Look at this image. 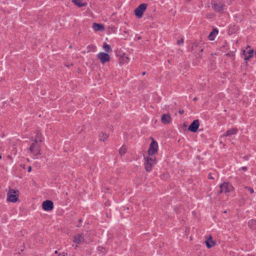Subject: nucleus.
<instances>
[{"label":"nucleus","instance_id":"obj_1","mask_svg":"<svg viewBox=\"0 0 256 256\" xmlns=\"http://www.w3.org/2000/svg\"><path fill=\"white\" fill-rule=\"evenodd\" d=\"M144 168L147 172H150L152 169V166L156 164V160L154 156H144Z\"/></svg>","mask_w":256,"mask_h":256},{"label":"nucleus","instance_id":"obj_2","mask_svg":"<svg viewBox=\"0 0 256 256\" xmlns=\"http://www.w3.org/2000/svg\"><path fill=\"white\" fill-rule=\"evenodd\" d=\"M90 240L86 236V234H77L74 236L73 242L76 244L74 248H76L78 244H82L89 242Z\"/></svg>","mask_w":256,"mask_h":256},{"label":"nucleus","instance_id":"obj_3","mask_svg":"<svg viewBox=\"0 0 256 256\" xmlns=\"http://www.w3.org/2000/svg\"><path fill=\"white\" fill-rule=\"evenodd\" d=\"M20 192L18 190L10 188L7 193V200L12 202H16L18 200Z\"/></svg>","mask_w":256,"mask_h":256},{"label":"nucleus","instance_id":"obj_4","mask_svg":"<svg viewBox=\"0 0 256 256\" xmlns=\"http://www.w3.org/2000/svg\"><path fill=\"white\" fill-rule=\"evenodd\" d=\"M220 192L227 194L234 190L233 186L228 182H224L220 185Z\"/></svg>","mask_w":256,"mask_h":256},{"label":"nucleus","instance_id":"obj_5","mask_svg":"<svg viewBox=\"0 0 256 256\" xmlns=\"http://www.w3.org/2000/svg\"><path fill=\"white\" fill-rule=\"evenodd\" d=\"M30 150L34 156H38L40 154V146L38 142H32Z\"/></svg>","mask_w":256,"mask_h":256},{"label":"nucleus","instance_id":"obj_6","mask_svg":"<svg viewBox=\"0 0 256 256\" xmlns=\"http://www.w3.org/2000/svg\"><path fill=\"white\" fill-rule=\"evenodd\" d=\"M158 142L152 139L148 150V155L150 156H154V154L158 152Z\"/></svg>","mask_w":256,"mask_h":256},{"label":"nucleus","instance_id":"obj_7","mask_svg":"<svg viewBox=\"0 0 256 256\" xmlns=\"http://www.w3.org/2000/svg\"><path fill=\"white\" fill-rule=\"evenodd\" d=\"M242 52L244 59L246 60H248L254 56V50L249 46H247L245 49L242 50Z\"/></svg>","mask_w":256,"mask_h":256},{"label":"nucleus","instance_id":"obj_8","mask_svg":"<svg viewBox=\"0 0 256 256\" xmlns=\"http://www.w3.org/2000/svg\"><path fill=\"white\" fill-rule=\"evenodd\" d=\"M147 4H140L134 10V14L138 18H140L142 16L144 11L146 10Z\"/></svg>","mask_w":256,"mask_h":256},{"label":"nucleus","instance_id":"obj_9","mask_svg":"<svg viewBox=\"0 0 256 256\" xmlns=\"http://www.w3.org/2000/svg\"><path fill=\"white\" fill-rule=\"evenodd\" d=\"M97 57L102 64H104L109 62L110 60V55L104 52H99L97 54Z\"/></svg>","mask_w":256,"mask_h":256},{"label":"nucleus","instance_id":"obj_10","mask_svg":"<svg viewBox=\"0 0 256 256\" xmlns=\"http://www.w3.org/2000/svg\"><path fill=\"white\" fill-rule=\"evenodd\" d=\"M42 207L45 211H50L54 208V204L52 201L46 200L42 202Z\"/></svg>","mask_w":256,"mask_h":256},{"label":"nucleus","instance_id":"obj_11","mask_svg":"<svg viewBox=\"0 0 256 256\" xmlns=\"http://www.w3.org/2000/svg\"><path fill=\"white\" fill-rule=\"evenodd\" d=\"M206 244L208 248H211L216 244L215 240H212V236L209 235L206 237Z\"/></svg>","mask_w":256,"mask_h":256},{"label":"nucleus","instance_id":"obj_12","mask_svg":"<svg viewBox=\"0 0 256 256\" xmlns=\"http://www.w3.org/2000/svg\"><path fill=\"white\" fill-rule=\"evenodd\" d=\"M171 117L169 114H163L161 118V122L164 124H168L171 122Z\"/></svg>","mask_w":256,"mask_h":256},{"label":"nucleus","instance_id":"obj_13","mask_svg":"<svg viewBox=\"0 0 256 256\" xmlns=\"http://www.w3.org/2000/svg\"><path fill=\"white\" fill-rule=\"evenodd\" d=\"M92 28L96 31H104V28L102 24L94 22L92 24Z\"/></svg>","mask_w":256,"mask_h":256},{"label":"nucleus","instance_id":"obj_14","mask_svg":"<svg viewBox=\"0 0 256 256\" xmlns=\"http://www.w3.org/2000/svg\"><path fill=\"white\" fill-rule=\"evenodd\" d=\"M238 130L235 128H232L226 131V134H224L222 136H230L232 134H236Z\"/></svg>","mask_w":256,"mask_h":256},{"label":"nucleus","instance_id":"obj_15","mask_svg":"<svg viewBox=\"0 0 256 256\" xmlns=\"http://www.w3.org/2000/svg\"><path fill=\"white\" fill-rule=\"evenodd\" d=\"M218 34V30L216 29H214L208 36V39L210 40H213Z\"/></svg>","mask_w":256,"mask_h":256},{"label":"nucleus","instance_id":"obj_16","mask_svg":"<svg viewBox=\"0 0 256 256\" xmlns=\"http://www.w3.org/2000/svg\"><path fill=\"white\" fill-rule=\"evenodd\" d=\"M72 2L78 7H82L86 5V3L82 2V0H72Z\"/></svg>","mask_w":256,"mask_h":256},{"label":"nucleus","instance_id":"obj_17","mask_svg":"<svg viewBox=\"0 0 256 256\" xmlns=\"http://www.w3.org/2000/svg\"><path fill=\"white\" fill-rule=\"evenodd\" d=\"M42 134L39 132H37L36 134V135L35 138L32 140V142H42Z\"/></svg>","mask_w":256,"mask_h":256},{"label":"nucleus","instance_id":"obj_18","mask_svg":"<svg viewBox=\"0 0 256 256\" xmlns=\"http://www.w3.org/2000/svg\"><path fill=\"white\" fill-rule=\"evenodd\" d=\"M199 126V122L198 120L193 121V132L197 131Z\"/></svg>","mask_w":256,"mask_h":256},{"label":"nucleus","instance_id":"obj_19","mask_svg":"<svg viewBox=\"0 0 256 256\" xmlns=\"http://www.w3.org/2000/svg\"><path fill=\"white\" fill-rule=\"evenodd\" d=\"M100 140H101V141H102V142H104L106 140H107V138H108V136L106 134H105L103 132H102L100 134Z\"/></svg>","mask_w":256,"mask_h":256},{"label":"nucleus","instance_id":"obj_20","mask_svg":"<svg viewBox=\"0 0 256 256\" xmlns=\"http://www.w3.org/2000/svg\"><path fill=\"white\" fill-rule=\"evenodd\" d=\"M248 226L252 229L256 228V220H250L248 222Z\"/></svg>","mask_w":256,"mask_h":256},{"label":"nucleus","instance_id":"obj_21","mask_svg":"<svg viewBox=\"0 0 256 256\" xmlns=\"http://www.w3.org/2000/svg\"><path fill=\"white\" fill-rule=\"evenodd\" d=\"M212 8L218 12H220L222 10V6L220 5L217 4H214Z\"/></svg>","mask_w":256,"mask_h":256},{"label":"nucleus","instance_id":"obj_22","mask_svg":"<svg viewBox=\"0 0 256 256\" xmlns=\"http://www.w3.org/2000/svg\"><path fill=\"white\" fill-rule=\"evenodd\" d=\"M103 48L106 52H110L112 50L111 48H110V46L108 44L106 43H104V44Z\"/></svg>","mask_w":256,"mask_h":256},{"label":"nucleus","instance_id":"obj_23","mask_svg":"<svg viewBox=\"0 0 256 256\" xmlns=\"http://www.w3.org/2000/svg\"><path fill=\"white\" fill-rule=\"evenodd\" d=\"M126 148L124 146H122L119 150V153L121 156L124 155L126 152Z\"/></svg>","mask_w":256,"mask_h":256},{"label":"nucleus","instance_id":"obj_24","mask_svg":"<svg viewBox=\"0 0 256 256\" xmlns=\"http://www.w3.org/2000/svg\"><path fill=\"white\" fill-rule=\"evenodd\" d=\"M244 188L248 190L251 194L254 192V190L252 188L246 186L244 187Z\"/></svg>","mask_w":256,"mask_h":256},{"label":"nucleus","instance_id":"obj_25","mask_svg":"<svg viewBox=\"0 0 256 256\" xmlns=\"http://www.w3.org/2000/svg\"><path fill=\"white\" fill-rule=\"evenodd\" d=\"M122 60L126 63H128L129 62V58L128 56L124 57Z\"/></svg>","mask_w":256,"mask_h":256},{"label":"nucleus","instance_id":"obj_26","mask_svg":"<svg viewBox=\"0 0 256 256\" xmlns=\"http://www.w3.org/2000/svg\"><path fill=\"white\" fill-rule=\"evenodd\" d=\"M182 43H183V40L182 39H181L180 40H178L177 42L178 44H182Z\"/></svg>","mask_w":256,"mask_h":256},{"label":"nucleus","instance_id":"obj_27","mask_svg":"<svg viewBox=\"0 0 256 256\" xmlns=\"http://www.w3.org/2000/svg\"><path fill=\"white\" fill-rule=\"evenodd\" d=\"M188 130L192 132V123L190 124L188 128Z\"/></svg>","mask_w":256,"mask_h":256},{"label":"nucleus","instance_id":"obj_28","mask_svg":"<svg viewBox=\"0 0 256 256\" xmlns=\"http://www.w3.org/2000/svg\"><path fill=\"white\" fill-rule=\"evenodd\" d=\"M208 178L209 179H213L214 178L211 174H208Z\"/></svg>","mask_w":256,"mask_h":256},{"label":"nucleus","instance_id":"obj_29","mask_svg":"<svg viewBox=\"0 0 256 256\" xmlns=\"http://www.w3.org/2000/svg\"><path fill=\"white\" fill-rule=\"evenodd\" d=\"M58 256H65V254L64 252L60 253Z\"/></svg>","mask_w":256,"mask_h":256},{"label":"nucleus","instance_id":"obj_30","mask_svg":"<svg viewBox=\"0 0 256 256\" xmlns=\"http://www.w3.org/2000/svg\"><path fill=\"white\" fill-rule=\"evenodd\" d=\"M179 113H180V114H184V110H179Z\"/></svg>","mask_w":256,"mask_h":256},{"label":"nucleus","instance_id":"obj_31","mask_svg":"<svg viewBox=\"0 0 256 256\" xmlns=\"http://www.w3.org/2000/svg\"><path fill=\"white\" fill-rule=\"evenodd\" d=\"M32 168L31 166H29L28 170V172H30L31 171Z\"/></svg>","mask_w":256,"mask_h":256},{"label":"nucleus","instance_id":"obj_32","mask_svg":"<svg viewBox=\"0 0 256 256\" xmlns=\"http://www.w3.org/2000/svg\"><path fill=\"white\" fill-rule=\"evenodd\" d=\"M57 253H58V251H57V250H56V251L54 252V254H56Z\"/></svg>","mask_w":256,"mask_h":256},{"label":"nucleus","instance_id":"obj_33","mask_svg":"<svg viewBox=\"0 0 256 256\" xmlns=\"http://www.w3.org/2000/svg\"><path fill=\"white\" fill-rule=\"evenodd\" d=\"M144 74H145V72H144L142 73V75H144Z\"/></svg>","mask_w":256,"mask_h":256},{"label":"nucleus","instance_id":"obj_34","mask_svg":"<svg viewBox=\"0 0 256 256\" xmlns=\"http://www.w3.org/2000/svg\"><path fill=\"white\" fill-rule=\"evenodd\" d=\"M1 158H2V156H0V159Z\"/></svg>","mask_w":256,"mask_h":256},{"label":"nucleus","instance_id":"obj_35","mask_svg":"<svg viewBox=\"0 0 256 256\" xmlns=\"http://www.w3.org/2000/svg\"><path fill=\"white\" fill-rule=\"evenodd\" d=\"M255 54H256V50Z\"/></svg>","mask_w":256,"mask_h":256}]
</instances>
